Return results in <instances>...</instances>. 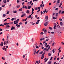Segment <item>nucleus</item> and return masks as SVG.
Segmentation results:
<instances>
[{
	"label": "nucleus",
	"mask_w": 64,
	"mask_h": 64,
	"mask_svg": "<svg viewBox=\"0 0 64 64\" xmlns=\"http://www.w3.org/2000/svg\"><path fill=\"white\" fill-rule=\"evenodd\" d=\"M40 13L41 15H42V14H43V12L42 11H41Z\"/></svg>",
	"instance_id": "obj_47"
},
{
	"label": "nucleus",
	"mask_w": 64,
	"mask_h": 64,
	"mask_svg": "<svg viewBox=\"0 0 64 64\" xmlns=\"http://www.w3.org/2000/svg\"><path fill=\"white\" fill-rule=\"evenodd\" d=\"M10 24L11 25L12 24H13V22H12L10 23Z\"/></svg>",
	"instance_id": "obj_30"
},
{
	"label": "nucleus",
	"mask_w": 64,
	"mask_h": 64,
	"mask_svg": "<svg viewBox=\"0 0 64 64\" xmlns=\"http://www.w3.org/2000/svg\"><path fill=\"white\" fill-rule=\"evenodd\" d=\"M40 7L41 8L42 7V4H40Z\"/></svg>",
	"instance_id": "obj_59"
},
{
	"label": "nucleus",
	"mask_w": 64,
	"mask_h": 64,
	"mask_svg": "<svg viewBox=\"0 0 64 64\" xmlns=\"http://www.w3.org/2000/svg\"><path fill=\"white\" fill-rule=\"evenodd\" d=\"M39 21H40V20H38L37 21V22H39Z\"/></svg>",
	"instance_id": "obj_63"
},
{
	"label": "nucleus",
	"mask_w": 64,
	"mask_h": 64,
	"mask_svg": "<svg viewBox=\"0 0 64 64\" xmlns=\"http://www.w3.org/2000/svg\"><path fill=\"white\" fill-rule=\"evenodd\" d=\"M56 25H55L54 26V30L56 29Z\"/></svg>",
	"instance_id": "obj_10"
},
{
	"label": "nucleus",
	"mask_w": 64,
	"mask_h": 64,
	"mask_svg": "<svg viewBox=\"0 0 64 64\" xmlns=\"http://www.w3.org/2000/svg\"><path fill=\"white\" fill-rule=\"evenodd\" d=\"M61 10H60L59 11V12H58V13L59 14H60V13H61Z\"/></svg>",
	"instance_id": "obj_37"
},
{
	"label": "nucleus",
	"mask_w": 64,
	"mask_h": 64,
	"mask_svg": "<svg viewBox=\"0 0 64 64\" xmlns=\"http://www.w3.org/2000/svg\"><path fill=\"white\" fill-rule=\"evenodd\" d=\"M7 2V1L6 0H4L3 2L4 3H6V2Z\"/></svg>",
	"instance_id": "obj_17"
},
{
	"label": "nucleus",
	"mask_w": 64,
	"mask_h": 64,
	"mask_svg": "<svg viewBox=\"0 0 64 64\" xmlns=\"http://www.w3.org/2000/svg\"><path fill=\"white\" fill-rule=\"evenodd\" d=\"M17 8H19L20 7V5H18L16 6Z\"/></svg>",
	"instance_id": "obj_44"
},
{
	"label": "nucleus",
	"mask_w": 64,
	"mask_h": 64,
	"mask_svg": "<svg viewBox=\"0 0 64 64\" xmlns=\"http://www.w3.org/2000/svg\"><path fill=\"white\" fill-rule=\"evenodd\" d=\"M64 13V11H63L62 12L61 14H63Z\"/></svg>",
	"instance_id": "obj_61"
},
{
	"label": "nucleus",
	"mask_w": 64,
	"mask_h": 64,
	"mask_svg": "<svg viewBox=\"0 0 64 64\" xmlns=\"http://www.w3.org/2000/svg\"><path fill=\"white\" fill-rule=\"evenodd\" d=\"M42 53H43V52H41L40 53H39V54H42Z\"/></svg>",
	"instance_id": "obj_31"
},
{
	"label": "nucleus",
	"mask_w": 64,
	"mask_h": 64,
	"mask_svg": "<svg viewBox=\"0 0 64 64\" xmlns=\"http://www.w3.org/2000/svg\"><path fill=\"white\" fill-rule=\"evenodd\" d=\"M62 2H61L60 3V5L59 6V7H60L61 6H62Z\"/></svg>",
	"instance_id": "obj_14"
},
{
	"label": "nucleus",
	"mask_w": 64,
	"mask_h": 64,
	"mask_svg": "<svg viewBox=\"0 0 64 64\" xmlns=\"http://www.w3.org/2000/svg\"><path fill=\"white\" fill-rule=\"evenodd\" d=\"M40 51V50H38V51H37L36 52V54H38V53H39V52Z\"/></svg>",
	"instance_id": "obj_18"
},
{
	"label": "nucleus",
	"mask_w": 64,
	"mask_h": 64,
	"mask_svg": "<svg viewBox=\"0 0 64 64\" xmlns=\"http://www.w3.org/2000/svg\"><path fill=\"white\" fill-rule=\"evenodd\" d=\"M55 43V42H54L52 44V46H54V44Z\"/></svg>",
	"instance_id": "obj_28"
},
{
	"label": "nucleus",
	"mask_w": 64,
	"mask_h": 64,
	"mask_svg": "<svg viewBox=\"0 0 64 64\" xmlns=\"http://www.w3.org/2000/svg\"><path fill=\"white\" fill-rule=\"evenodd\" d=\"M19 24V25H22V23L21 22H20Z\"/></svg>",
	"instance_id": "obj_51"
},
{
	"label": "nucleus",
	"mask_w": 64,
	"mask_h": 64,
	"mask_svg": "<svg viewBox=\"0 0 64 64\" xmlns=\"http://www.w3.org/2000/svg\"><path fill=\"white\" fill-rule=\"evenodd\" d=\"M36 48H39V47L38 46H36Z\"/></svg>",
	"instance_id": "obj_58"
},
{
	"label": "nucleus",
	"mask_w": 64,
	"mask_h": 64,
	"mask_svg": "<svg viewBox=\"0 0 64 64\" xmlns=\"http://www.w3.org/2000/svg\"><path fill=\"white\" fill-rule=\"evenodd\" d=\"M22 10H23V8H21L19 10L20 11H21Z\"/></svg>",
	"instance_id": "obj_19"
},
{
	"label": "nucleus",
	"mask_w": 64,
	"mask_h": 64,
	"mask_svg": "<svg viewBox=\"0 0 64 64\" xmlns=\"http://www.w3.org/2000/svg\"><path fill=\"white\" fill-rule=\"evenodd\" d=\"M13 13H17V11H14L13 12Z\"/></svg>",
	"instance_id": "obj_39"
},
{
	"label": "nucleus",
	"mask_w": 64,
	"mask_h": 64,
	"mask_svg": "<svg viewBox=\"0 0 64 64\" xmlns=\"http://www.w3.org/2000/svg\"><path fill=\"white\" fill-rule=\"evenodd\" d=\"M32 17L31 15H30L28 16V18H29L30 17Z\"/></svg>",
	"instance_id": "obj_50"
},
{
	"label": "nucleus",
	"mask_w": 64,
	"mask_h": 64,
	"mask_svg": "<svg viewBox=\"0 0 64 64\" xmlns=\"http://www.w3.org/2000/svg\"><path fill=\"white\" fill-rule=\"evenodd\" d=\"M40 34L41 35H43V34H44V33L43 32H42Z\"/></svg>",
	"instance_id": "obj_25"
},
{
	"label": "nucleus",
	"mask_w": 64,
	"mask_h": 64,
	"mask_svg": "<svg viewBox=\"0 0 64 64\" xmlns=\"http://www.w3.org/2000/svg\"><path fill=\"white\" fill-rule=\"evenodd\" d=\"M38 62H38L36 61V63H37L38 64H39V63H40V60H39V61H38Z\"/></svg>",
	"instance_id": "obj_8"
},
{
	"label": "nucleus",
	"mask_w": 64,
	"mask_h": 64,
	"mask_svg": "<svg viewBox=\"0 0 64 64\" xmlns=\"http://www.w3.org/2000/svg\"><path fill=\"white\" fill-rule=\"evenodd\" d=\"M15 19H16V18H12V19L11 20H12V21H13L14 20H15Z\"/></svg>",
	"instance_id": "obj_26"
},
{
	"label": "nucleus",
	"mask_w": 64,
	"mask_h": 64,
	"mask_svg": "<svg viewBox=\"0 0 64 64\" xmlns=\"http://www.w3.org/2000/svg\"><path fill=\"white\" fill-rule=\"evenodd\" d=\"M48 58H47L46 60H45V62H47V61L48 60Z\"/></svg>",
	"instance_id": "obj_43"
},
{
	"label": "nucleus",
	"mask_w": 64,
	"mask_h": 64,
	"mask_svg": "<svg viewBox=\"0 0 64 64\" xmlns=\"http://www.w3.org/2000/svg\"><path fill=\"white\" fill-rule=\"evenodd\" d=\"M50 46H49L48 48L47 49V48H44V50H46V51H47L48 50L50 49Z\"/></svg>",
	"instance_id": "obj_2"
},
{
	"label": "nucleus",
	"mask_w": 64,
	"mask_h": 64,
	"mask_svg": "<svg viewBox=\"0 0 64 64\" xmlns=\"http://www.w3.org/2000/svg\"><path fill=\"white\" fill-rule=\"evenodd\" d=\"M45 19H46V20H47L48 19V16H46Z\"/></svg>",
	"instance_id": "obj_11"
},
{
	"label": "nucleus",
	"mask_w": 64,
	"mask_h": 64,
	"mask_svg": "<svg viewBox=\"0 0 64 64\" xmlns=\"http://www.w3.org/2000/svg\"><path fill=\"white\" fill-rule=\"evenodd\" d=\"M60 24L61 26H62V25H63V23H62V22H60Z\"/></svg>",
	"instance_id": "obj_15"
},
{
	"label": "nucleus",
	"mask_w": 64,
	"mask_h": 64,
	"mask_svg": "<svg viewBox=\"0 0 64 64\" xmlns=\"http://www.w3.org/2000/svg\"><path fill=\"white\" fill-rule=\"evenodd\" d=\"M45 43H46V41H45L43 42V44H44Z\"/></svg>",
	"instance_id": "obj_52"
},
{
	"label": "nucleus",
	"mask_w": 64,
	"mask_h": 64,
	"mask_svg": "<svg viewBox=\"0 0 64 64\" xmlns=\"http://www.w3.org/2000/svg\"><path fill=\"white\" fill-rule=\"evenodd\" d=\"M15 27H14V26H12V28L11 29V30H13L15 29Z\"/></svg>",
	"instance_id": "obj_4"
},
{
	"label": "nucleus",
	"mask_w": 64,
	"mask_h": 64,
	"mask_svg": "<svg viewBox=\"0 0 64 64\" xmlns=\"http://www.w3.org/2000/svg\"><path fill=\"white\" fill-rule=\"evenodd\" d=\"M49 28L50 29V30H52V28L50 26L49 27Z\"/></svg>",
	"instance_id": "obj_22"
},
{
	"label": "nucleus",
	"mask_w": 64,
	"mask_h": 64,
	"mask_svg": "<svg viewBox=\"0 0 64 64\" xmlns=\"http://www.w3.org/2000/svg\"><path fill=\"white\" fill-rule=\"evenodd\" d=\"M47 25H48V22H46L44 23V25L45 26H46Z\"/></svg>",
	"instance_id": "obj_7"
},
{
	"label": "nucleus",
	"mask_w": 64,
	"mask_h": 64,
	"mask_svg": "<svg viewBox=\"0 0 64 64\" xmlns=\"http://www.w3.org/2000/svg\"><path fill=\"white\" fill-rule=\"evenodd\" d=\"M31 3H32V0H31L30 2V4H31Z\"/></svg>",
	"instance_id": "obj_48"
},
{
	"label": "nucleus",
	"mask_w": 64,
	"mask_h": 64,
	"mask_svg": "<svg viewBox=\"0 0 64 64\" xmlns=\"http://www.w3.org/2000/svg\"><path fill=\"white\" fill-rule=\"evenodd\" d=\"M18 21H19V18H18L15 21L16 23H18V22H19Z\"/></svg>",
	"instance_id": "obj_9"
},
{
	"label": "nucleus",
	"mask_w": 64,
	"mask_h": 64,
	"mask_svg": "<svg viewBox=\"0 0 64 64\" xmlns=\"http://www.w3.org/2000/svg\"><path fill=\"white\" fill-rule=\"evenodd\" d=\"M52 51L53 53H55V51H54V49H53V50H52Z\"/></svg>",
	"instance_id": "obj_45"
},
{
	"label": "nucleus",
	"mask_w": 64,
	"mask_h": 64,
	"mask_svg": "<svg viewBox=\"0 0 64 64\" xmlns=\"http://www.w3.org/2000/svg\"><path fill=\"white\" fill-rule=\"evenodd\" d=\"M51 62L49 61L48 62V64H51Z\"/></svg>",
	"instance_id": "obj_21"
},
{
	"label": "nucleus",
	"mask_w": 64,
	"mask_h": 64,
	"mask_svg": "<svg viewBox=\"0 0 64 64\" xmlns=\"http://www.w3.org/2000/svg\"><path fill=\"white\" fill-rule=\"evenodd\" d=\"M30 6H28V9H30Z\"/></svg>",
	"instance_id": "obj_24"
},
{
	"label": "nucleus",
	"mask_w": 64,
	"mask_h": 64,
	"mask_svg": "<svg viewBox=\"0 0 64 64\" xmlns=\"http://www.w3.org/2000/svg\"><path fill=\"white\" fill-rule=\"evenodd\" d=\"M60 1V0H58V1H57V2L58 3H59V4Z\"/></svg>",
	"instance_id": "obj_32"
},
{
	"label": "nucleus",
	"mask_w": 64,
	"mask_h": 64,
	"mask_svg": "<svg viewBox=\"0 0 64 64\" xmlns=\"http://www.w3.org/2000/svg\"><path fill=\"white\" fill-rule=\"evenodd\" d=\"M24 8H25V9H28V8L27 7V6H25L24 7Z\"/></svg>",
	"instance_id": "obj_36"
},
{
	"label": "nucleus",
	"mask_w": 64,
	"mask_h": 64,
	"mask_svg": "<svg viewBox=\"0 0 64 64\" xmlns=\"http://www.w3.org/2000/svg\"><path fill=\"white\" fill-rule=\"evenodd\" d=\"M62 45H64V43H63V42H62Z\"/></svg>",
	"instance_id": "obj_64"
},
{
	"label": "nucleus",
	"mask_w": 64,
	"mask_h": 64,
	"mask_svg": "<svg viewBox=\"0 0 64 64\" xmlns=\"http://www.w3.org/2000/svg\"><path fill=\"white\" fill-rule=\"evenodd\" d=\"M25 6L24 5H23L22 6V8L23 9H24V8Z\"/></svg>",
	"instance_id": "obj_54"
},
{
	"label": "nucleus",
	"mask_w": 64,
	"mask_h": 64,
	"mask_svg": "<svg viewBox=\"0 0 64 64\" xmlns=\"http://www.w3.org/2000/svg\"><path fill=\"white\" fill-rule=\"evenodd\" d=\"M16 24V26H18V24Z\"/></svg>",
	"instance_id": "obj_62"
},
{
	"label": "nucleus",
	"mask_w": 64,
	"mask_h": 64,
	"mask_svg": "<svg viewBox=\"0 0 64 64\" xmlns=\"http://www.w3.org/2000/svg\"><path fill=\"white\" fill-rule=\"evenodd\" d=\"M48 40H49V39L48 38L46 40V41H48Z\"/></svg>",
	"instance_id": "obj_57"
},
{
	"label": "nucleus",
	"mask_w": 64,
	"mask_h": 64,
	"mask_svg": "<svg viewBox=\"0 0 64 64\" xmlns=\"http://www.w3.org/2000/svg\"><path fill=\"white\" fill-rule=\"evenodd\" d=\"M44 55L43 56L42 55L41 59H43L44 58Z\"/></svg>",
	"instance_id": "obj_12"
},
{
	"label": "nucleus",
	"mask_w": 64,
	"mask_h": 64,
	"mask_svg": "<svg viewBox=\"0 0 64 64\" xmlns=\"http://www.w3.org/2000/svg\"><path fill=\"white\" fill-rule=\"evenodd\" d=\"M56 56L55 58H54V60H56Z\"/></svg>",
	"instance_id": "obj_40"
},
{
	"label": "nucleus",
	"mask_w": 64,
	"mask_h": 64,
	"mask_svg": "<svg viewBox=\"0 0 64 64\" xmlns=\"http://www.w3.org/2000/svg\"><path fill=\"white\" fill-rule=\"evenodd\" d=\"M14 24H16V22H15V21H14Z\"/></svg>",
	"instance_id": "obj_53"
},
{
	"label": "nucleus",
	"mask_w": 64,
	"mask_h": 64,
	"mask_svg": "<svg viewBox=\"0 0 64 64\" xmlns=\"http://www.w3.org/2000/svg\"><path fill=\"white\" fill-rule=\"evenodd\" d=\"M9 13V11H8L7 12V13H6V14H8Z\"/></svg>",
	"instance_id": "obj_46"
},
{
	"label": "nucleus",
	"mask_w": 64,
	"mask_h": 64,
	"mask_svg": "<svg viewBox=\"0 0 64 64\" xmlns=\"http://www.w3.org/2000/svg\"><path fill=\"white\" fill-rule=\"evenodd\" d=\"M26 13L27 14H29V10H27L26 12Z\"/></svg>",
	"instance_id": "obj_13"
},
{
	"label": "nucleus",
	"mask_w": 64,
	"mask_h": 64,
	"mask_svg": "<svg viewBox=\"0 0 64 64\" xmlns=\"http://www.w3.org/2000/svg\"><path fill=\"white\" fill-rule=\"evenodd\" d=\"M2 59H3V60H5V58H4V57H2Z\"/></svg>",
	"instance_id": "obj_49"
},
{
	"label": "nucleus",
	"mask_w": 64,
	"mask_h": 64,
	"mask_svg": "<svg viewBox=\"0 0 64 64\" xmlns=\"http://www.w3.org/2000/svg\"><path fill=\"white\" fill-rule=\"evenodd\" d=\"M27 18H26L25 20H23V21H24V22L26 21V20H27Z\"/></svg>",
	"instance_id": "obj_20"
},
{
	"label": "nucleus",
	"mask_w": 64,
	"mask_h": 64,
	"mask_svg": "<svg viewBox=\"0 0 64 64\" xmlns=\"http://www.w3.org/2000/svg\"><path fill=\"white\" fill-rule=\"evenodd\" d=\"M26 15V14H23L21 16V17L22 18L23 17H24Z\"/></svg>",
	"instance_id": "obj_3"
},
{
	"label": "nucleus",
	"mask_w": 64,
	"mask_h": 64,
	"mask_svg": "<svg viewBox=\"0 0 64 64\" xmlns=\"http://www.w3.org/2000/svg\"><path fill=\"white\" fill-rule=\"evenodd\" d=\"M45 54V51H44V52L42 54V55L44 56V54Z\"/></svg>",
	"instance_id": "obj_23"
},
{
	"label": "nucleus",
	"mask_w": 64,
	"mask_h": 64,
	"mask_svg": "<svg viewBox=\"0 0 64 64\" xmlns=\"http://www.w3.org/2000/svg\"><path fill=\"white\" fill-rule=\"evenodd\" d=\"M52 58H53V57H52L50 59V60H52Z\"/></svg>",
	"instance_id": "obj_60"
},
{
	"label": "nucleus",
	"mask_w": 64,
	"mask_h": 64,
	"mask_svg": "<svg viewBox=\"0 0 64 64\" xmlns=\"http://www.w3.org/2000/svg\"><path fill=\"white\" fill-rule=\"evenodd\" d=\"M7 27H8V28L10 27V26H9V25L6 26V28H7Z\"/></svg>",
	"instance_id": "obj_27"
},
{
	"label": "nucleus",
	"mask_w": 64,
	"mask_h": 64,
	"mask_svg": "<svg viewBox=\"0 0 64 64\" xmlns=\"http://www.w3.org/2000/svg\"><path fill=\"white\" fill-rule=\"evenodd\" d=\"M16 2H17V3H19V2H20V1H19V0H17L16 1Z\"/></svg>",
	"instance_id": "obj_56"
},
{
	"label": "nucleus",
	"mask_w": 64,
	"mask_h": 64,
	"mask_svg": "<svg viewBox=\"0 0 64 64\" xmlns=\"http://www.w3.org/2000/svg\"><path fill=\"white\" fill-rule=\"evenodd\" d=\"M53 19H57V18H55V17H53Z\"/></svg>",
	"instance_id": "obj_33"
},
{
	"label": "nucleus",
	"mask_w": 64,
	"mask_h": 64,
	"mask_svg": "<svg viewBox=\"0 0 64 64\" xmlns=\"http://www.w3.org/2000/svg\"><path fill=\"white\" fill-rule=\"evenodd\" d=\"M32 11H34V9L33 8H32Z\"/></svg>",
	"instance_id": "obj_35"
},
{
	"label": "nucleus",
	"mask_w": 64,
	"mask_h": 64,
	"mask_svg": "<svg viewBox=\"0 0 64 64\" xmlns=\"http://www.w3.org/2000/svg\"><path fill=\"white\" fill-rule=\"evenodd\" d=\"M7 22H5L4 24V25H8V24H7Z\"/></svg>",
	"instance_id": "obj_16"
},
{
	"label": "nucleus",
	"mask_w": 64,
	"mask_h": 64,
	"mask_svg": "<svg viewBox=\"0 0 64 64\" xmlns=\"http://www.w3.org/2000/svg\"><path fill=\"white\" fill-rule=\"evenodd\" d=\"M3 17L4 18L6 16V14H3Z\"/></svg>",
	"instance_id": "obj_34"
},
{
	"label": "nucleus",
	"mask_w": 64,
	"mask_h": 64,
	"mask_svg": "<svg viewBox=\"0 0 64 64\" xmlns=\"http://www.w3.org/2000/svg\"><path fill=\"white\" fill-rule=\"evenodd\" d=\"M3 44H4V43L3 42H2L0 44V46L1 47L3 46Z\"/></svg>",
	"instance_id": "obj_5"
},
{
	"label": "nucleus",
	"mask_w": 64,
	"mask_h": 64,
	"mask_svg": "<svg viewBox=\"0 0 64 64\" xmlns=\"http://www.w3.org/2000/svg\"><path fill=\"white\" fill-rule=\"evenodd\" d=\"M44 32H47V30H44Z\"/></svg>",
	"instance_id": "obj_55"
},
{
	"label": "nucleus",
	"mask_w": 64,
	"mask_h": 64,
	"mask_svg": "<svg viewBox=\"0 0 64 64\" xmlns=\"http://www.w3.org/2000/svg\"><path fill=\"white\" fill-rule=\"evenodd\" d=\"M49 45H48L47 46H46V48H48V47H49Z\"/></svg>",
	"instance_id": "obj_41"
},
{
	"label": "nucleus",
	"mask_w": 64,
	"mask_h": 64,
	"mask_svg": "<svg viewBox=\"0 0 64 64\" xmlns=\"http://www.w3.org/2000/svg\"><path fill=\"white\" fill-rule=\"evenodd\" d=\"M6 47L5 46H4L3 47V48H2V50H5V51H7V49L6 48H5Z\"/></svg>",
	"instance_id": "obj_1"
},
{
	"label": "nucleus",
	"mask_w": 64,
	"mask_h": 64,
	"mask_svg": "<svg viewBox=\"0 0 64 64\" xmlns=\"http://www.w3.org/2000/svg\"><path fill=\"white\" fill-rule=\"evenodd\" d=\"M5 6V5L4 4L3 5H2V7H4Z\"/></svg>",
	"instance_id": "obj_42"
},
{
	"label": "nucleus",
	"mask_w": 64,
	"mask_h": 64,
	"mask_svg": "<svg viewBox=\"0 0 64 64\" xmlns=\"http://www.w3.org/2000/svg\"><path fill=\"white\" fill-rule=\"evenodd\" d=\"M35 10H38V7H36L35 8Z\"/></svg>",
	"instance_id": "obj_29"
},
{
	"label": "nucleus",
	"mask_w": 64,
	"mask_h": 64,
	"mask_svg": "<svg viewBox=\"0 0 64 64\" xmlns=\"http://www.w3.org/2000/svg\"><path fill=\"white\" fill-rule=\"evenodd\" d=\"M33 54H34V55H35V53H36V50H34H34H33Z\"/></svg>",
	"instance_id": "obj_6"
},
{
	"label": "nucleus",
	"mask_w": 64,
	"mask_h": 64,
	"mask_svg": "<svg viewBox=\"0 0 64 64\" xmlns=\"http://www.w3.org/2000/svg\"><path fill=\"white\" fill-rule=\"evenodd\" d=\"M51 55V54L50 53H48V56H50Z\"/></svg>",
	"instance_id": "obj_38"
}]
</instances>
